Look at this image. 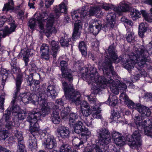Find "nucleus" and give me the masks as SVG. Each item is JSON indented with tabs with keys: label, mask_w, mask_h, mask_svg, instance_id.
Masks as SVG:
<instances>
[{
	"label": "nucleus",
	"mask_w": 152,
	"mask_h": 152,
	"mask_svg": "<svg viewBox=\"0 0 152 152\" xmlns=\"http://www.w3.org/2000/svg\"><path fill=\"white\" fill-rule=\"evenodd\" d=\"M16 90L15 91L13 97L12 101L11 102V107H9L7 110H9L11 112H12L14 115L16 116L20 112V108L19 107L15 105V103L16 102V100L17 99V95L18 94L20 91H18L16 92Z\"/></svg>",
	"instance_id": "obj_15"
},
{
	"label": "nucleus",
	"mask_w": 152,
	"mask_h": 152,
	"mask_svg": "<svg viewBox=\"0 0 152 152\" xmlns=\"http://www.w3.org/2000/svg\"><path fill=\"white\" fill-rule=\"evenodd\" d=\"M102 25V24L100 20L95 19L92 20L90 22V25L89 27H93Z\"/></svg>",
	"instance_id": "obj_52"
},
{
	"label": "nucleus",
	"mask_w": 152,
	"mask_h": 152,
	"mask_svg": "<svg viewBox=\"0 0 152 152\" xmlns=\"http://www.w3.org/2000/svg\"><path fill=\"white\" fill-rule=\"evenodd\" d=\"M126 39L129 42H131L135 40V36L133 32H128L126 34Z\"/></svg>",
	"instance_id": "obj_48"
},
{
	"label": "nucleus",
	"mask_w": 152,
	"mask_h": 152,
	"mask_svg": "<svg viewBox=\"0 0 152 152\" xmlns=\"http://www.w3.org/2000/svg\"><path fill=\"white\" fill-rule=\"evenodd\" d=\"M78 47L82 56L84 57L86 56L87 55V50L86 45L85 42L83 41L80 42Z\"/></svg>",
	"instance_id": "obj_36"
},
{
	"label": "nucleus",
	"mask_w": 152,
	"mask_h": 152,
	"mask_svg": "<svg viewBox=\"0 0 152 152\" xmlns=\"http://www.w3.org/2000/svg\"><path fill=\"white\" fill-rule=\"evenodd\" d=\"M61 72H63L67 71L70 69L68 66L67 62L65 61H62L60 63Z\"/></svg>",
	"instance_id": "obj_44"
},
{
	"label": "nucleus",
	"mask_w": 152,
	"mask_h": 152,
	"mask_svg": "<svg viewBox=\"0 0 152 152\" xmlns=\"http://www.w3.org/2000/svg\"><path fill=\"white\" fill-rule=\"evenodd\" d=\"M57 132L64 138H68L70 136V131L69 128L64 126H59L57 130Z\"/></svg>",
	"instance_id": "obj_20"
},
{
	"label": "nucleus",
	"mask_w": 152,
	"mask_h": 152,
	"mask_svg": "<svg viewBox=\"0 0 152 152\" xmlns=\"http://www.w3.org/2000/svg\"><path fill=\"white\" fill-rule=\"evenodd\" d=\"M144 98L147 101L152 100V94L150 93H146L145 94Z\"/></svg>",
	"instance_id": "obj_64"
},
{
	"label": "nucleus",
	"mask_w": 152,
	"mask_h": 152,
	"mask_svg": "<svg viewBox=\"0 0 152 152\" xmlns=\"http://www.w3.org/2000/svg\"><path fill=\"white\" fill-rule=\"evenodd\" d=\"M43 90L38 89L34 93L32 92L31 94H30V101H33L35 102H37L38 103V102L39 101L41 96H42V94H43Z\"/></svg>",
	"instance_id": "obj_25"
},
{
	"label": "nucleus",
	"mask_w": 152,
	"mask_h": 152,
	"mask_svg": "<svg viewBox=\"0 0 152 152\" xmlns=\"http://www.w3.org/2000/svg\"><path fill=\"white\" fill-rule=\"evenodd\" d=\"M42 96H41L39 102H38V104L42 107H52L53 106V102H48L47 98V95L46 94H42Z\"/></svg>",
	"instance_id": "obj_26"
},
{
	"label": "nucleus",
	"mask_w": 152,
	"mask_h": 152,
	"mask_svg": "<svg viewBox=\"0 0 152 152\" xmlns=\"http://www.w3.org/2000/svg\"><path fill=\"white\" fill-rule=\"evenodd\" d=\"M51 107H42L41 108L42 112L39 111V110L37 109H34L31 112H33L35 110H36V111H37L41 114V117H44L45 115H48L50 113V108Z\"/></svg>",
	"instance_id": "obj_35"
},
{
	"label": "nucleus",
	"mask_w": 152,
	"mask_h": 152,
	"mask_svg": "<svg viewBox=\"0 0 152 152\" xmlns=\"http://www.w3.org/2000/svg\"><path fill=\"white\" fill-rule=\"evenodd\" d=\"M124 137L121 135L119 137L116 139L114 140L115 143L119 146H122L123 145L124 143V142L123 139Z\"/></svg>",
	"instance_id": "obj_56"
},
{
	"label": "nucleus",
	"mask_w": 152,
	"mask_h": 152,
	"mask_svg": "<svg viewBox=\"0 0 152 152\" xmlns=\"http://www.w3.org/2000/svg\"><path fill=\"white\" fill-rule=\"evenodd\" d=\"M35 136L36 135H32L28 140V147L31 150L36 149L37 147V140Z\"/></svg>",
	"instance_id": "obj_33"
},
{
	"label": "nucleus",
	"mask_w": 152,
	"mask_h": 152,
	"mask_svg": "<svg viewBox=\"0 0 152 152\" xmlns=\"http://www.w3.org/2000/svg\"><path fill=\"white\" fill-rule=\"evenodd\" d=\"M137 106L136 110L141 114L142 116L144 117L150 115L151 112L148 107L139 103H137Z\"/></svg>",
	"instance_id": "obj_19"
},
{
	"label": "nucleus",
	"mask_w": 152,
	"mask_h": 152,
	"mask_svg": "<svg viewBox=\"0 0 152 152\" xmlns=\"http://www.w3.org/2000/svg\"><path fill=\"white\" fill-rule=\"evenodd\" d=\"M67 7L63 2L61 3L58 5V7H56L54 9V13H51L53 15V18H58L61 15V13H66L67 10Z\"/></svg>",
	"instance_id": "obj_16"
},
{
	"label": "nucleus",
	"mask_w": 152,
	"mask_h": 152,
	"mask_svg": "<svg viewBox=\"0 0 152 152\" xmlns=\"http://www.w3.org/2000/svg\"><path fill=\"white\" fill-rule=\"evenodd\" d=\"M111 115L110 118L116 122H124V119L120 115V114L118 112H115L113 110L111 111Z\"/></svg>",
	"instance_id": "obj_27"
},
{
	"label": "nucleus",
	"mask_w": 152,
	"mask_h": 152,
	"mask_svg": "<svg viewBox=\"0 0 152 152\" xmlns=\"http://www.w3.org/2000/svg\"><path fill=\"white\" fill-rule=\"evenodd\" d=\"M121 96L123 97L124 103L129 108L131 109H135L136 110L137 108V104H135L132 101L129 99L126 94L122 93L120 95Z\"/></svg>",
	"instance_id": "obj_21"
},
{
	"label": "nucleus",
	"mask_w": 152,
	"mask_h": 152,
	"mask_svg": "<svg viewBox=\"0 0 152 152\" xmlns=\"http://www.w3.org/2000/svg\"><path fill=\"white\" fill-rule=\"evenodd\" d=\"M51 114V119L52 121L54 124H58L60 121V118L59 113L57 110H53Z\"/></svg>",
	"instance_id": "obj_31"
},
{
	"label": "nucleus",
	"mask_w": 152,
	"mask_h": 152,
	"mask_svg": "<svg viewBox=\"0 0 152 152\" xmlns=\"http://www.w3.org/2000/svg\"><path fill=\"white\" fill-rule=\"evenodd\" d=\"M38 24L39 28L41 30H43L44 28V24L43 22L40 20H38V18H36L35 19H31L30 20L28 21V24L29 27L31 29L34 28V26Z\"/></svg>",
	"instance_id": "obj_24"
},
{
	"label": "nucleus",
	"mask_w": 152,
	"mask_h": 152,
	"mask_svg": "<svg viewBox=\"0 0 152 152\" xmlns=\"http://www.w3.org/2000/svg\"><path fill=\"white\" fill-rule=\"evenodd\" d=\"M143 118L144 116H142L141 115L140 116H138L135 117L134 123L131 124L132 127H134L139 130L140 128L142 127V123Z\"/></svg>",
	"instance_id": "obj_29"
},
{
	"label": "nucleus",
	"mask_w": 152,
	"mask_h": 152,
	"mask_svg": "<svg viewBox=\"0 0 152 152\" xmlns=\"http://www.w3.org/2000/svg\"><path fill=\"white\" fill-rule=\"evenodd\" d=\"M18 152H26L23 141L18 142Z\"/></svg>",
	"instance_id": "obj_46"
},
{
	"label": "nucleus",
	"mask_w": 152,
	"mask_h": 152,
	"mask_svg": "<svg viewBox=\"0 0 152 152\" xmlns=\"http://www.w3.org/2000/svg\"><path fill=\"white\" fill-rule=\"evenodd\" d=\"M93 119L90 117H84L83 119L84 123L88 126H92V120Z\"/></svg>",
	"instance_id": "obj_59"
},
{
	"label": "nucleus",
	"mask_w": 152,
	"mask_h": 152,
	"mask_svg": "<svg viewBox=\"0 0 152 152\" xmlns=\"http://www.w3.org/2000/svg\"><path fill=\"white\" fill-rule=\"evenodd\" d=\"M109 104L112 107L115 106L117 104L118 100L116 96L113 94H110L108 98Z\"/></svg>",
	"instance_id": "obj_38"
},
{
	"label": "nucleus",
	"mask_w": 152,
	"mask_h": 152,
	"mask_svg": "<svg viewBox=\"0 0 152 152\" xmlns=\"http://www.w3.org/2000/svg\"><path fill=\"white\" fill-rule=\"evenodd\" d=\"M132 141H129L128 144L132 149H136L140 144L141 135L138 130H135L132 135Z\"/></svg>",
	"instance_id": "obj_13"
},
{
	"label": "nucleus",
	"mask_w": 152,
	"mask_h": 152,
	"mask_svg": "<svg viewBox=\"0 0 152 152\" xmlns=\"http://www.w3.org/2000/svg\"><path fill=\"white\" fill-rule=\"evenodd\" d=\"M144 133L145 135L152 137V126L144 127Z\"/></svg>",
	"instance_id": "obj_49"
},
{
	"label": "nucleus",
	"mask_w": 152,
	"mask_h": 152,
	"mask_svg": "<svg viewBox=\"0 0 152 152\" xmlns=\"http://www.w3.org/2000/svg\"><path fill=\"white\" fill-rule=\"evenodd\" d=\"M60 152H72L70 146L66 143H63L60 147Z\"/></svg>",
	"instance_id": "obj_42"
},
{
	"label": "nucleus",
	"mask_w": 152,
	"mask_h": 152,
	"mask_svg": "<svg viewBox=\"0 0 152 152\" xmlns=\"http://www.w3.org/2000/svg\"><path fill=\"white\" fill-rule=\"evenodd\" d=\"M14 4L12 0H10L7 3L4 4V7L3 8V11H8L10 10H12L14 9Z\"/></svg>",
	"instance_id": "obj_40"
},
{
	"label": "nucleus",
	"mask_w": 152,
	"mask_h": 152,
	"mask_svg": "<svg viewBox=\"0 0 152 152\" xmlns=\"http://www.w3.org/2000/svg\"><path fill=\"white\" fill-rule=\"evenodd\" d=\"M46 140L44 144L45 150H53L57 146V143L54 137L50 134L47 135Z\"/></svg>",
	"instance_id": "obj_14"
},
{
	"label": "nucleus",
	"mask_w": 152,
	"mask_h": 152,
	"mask_svg": "<svg viewBox=\"0 0 152 152\" xmlns=\"http://www.w3.org/2000/svg\"><path fill=\"white\" fill-rule=\"evenodd\" d=\"M148 117L146 116L143 118L142 125H143L144 127H146V126H152L151 120Z\"/></svg>",
	"instance_id": "obj_53"
},
{
	"label": "nucleus",
	"mask_w": 152,
	"mask_h": 152,
	"mask_svg": "<svg viewBox=\"0 0 152 152\" xmlns=\"http://www.w3.org/2000/svg\"><path fill=\"white\" fill-rule=\"evenodd\" d=\"M85 6L82 7L80 11L79 10H74L71 12V16L73 20L75 22L74 24V29L72 38L74 39L78 38L80 35V32L79 31L82 28V24L81 20H83L84 18L87 15L88 11L86 10Z\"/></svg>",
	"instance_id": "obj_3"
},
{
	"label": "nucleus",
	"mask_w": 152,
	"mask_h": 152,
	"mask_svg": "<svg viewBox=\"0 0 152 152\" xmlns=\"http://www.w3.org/2000/svg\"><path fill=\"white\" fill-rule=\"evenodd\" d=\"M48 15L47 12L46 11H44L40 13L38 16V18H38V20H40L41 22H42V21L46 19H44L45 17L47 16Z\"/></svg>",
	"instance_id": "obj_62"
},
{
	"label": "nucleus",
	"mask_w": 152,
	"mask_h": 152,
	"mask_svg": "<svg viewBox=\"0 0 152 152\" xmlns=\"http://www.w3.org/2000/svg\"><path fill=\"white\" fill-rule=\"evenodd\" d=\"M15 135L17 139L18 142L23 141L22 133L21 131L16 130L15 132Z\"/></svg>",
	"instance_id": "obj_57"
},
{
	"label": "nucleus",
	"mask_w": 152,
	"mask_h": 152,
	"mask_svg": "<svg viewBox=\"0 0 152 152\" xmlns=\"http://www.w3.org/2000/svg\"><path fill=\"white\" fill-rule=\"evenodd\" d=\"M11 72L13 73L17 74V76L15 79L16 89V92L20 91L21 87V83L23 82V74L21 73L20 68L17 67L12 68L11 69Z\"/></svg>",
	"instance_id": "obj_12"
},
{
	"label": "nucleus",
	"mask_w": 152,
	"mask_h": 152,
	"mask_svg": "<svg viewBox=\"0 0 152 152\" xmlns=\"http://www.w3.org/2000/svg\"><path fill=\"white\" fill-rule=\"evenodd\" d=\"M101 9L99 7H91L89 10V14L90 16H93L99 14H101Z\"/></svg>",
	"instance_id": "obj_39"
},
{
	"label": "nucleus",
	"mask_w": 152,
	"mask_h": 152,
	"mask_svg": "<svg viewBox=\"0 0 152 152\" xmlns=\"http://www.w3.org/2000/svg\"><path fill=\"white\" fill-rule=\"evenodd\" d=\"M49 44L51 47V54L53 56L54 58H56L60 48L59 43L57 41L53 40L49 42Z\"/></svg>",
	"instance_id": "obj_22"
},
{
	"label": "nucleus",
	"mask_w": 152,
	"mask_h": 152,
	"mask_svg": "<svg viewBox=\"0 0 152 152\" xmlns=\"http://www.w3.org/2000/svg\"><path fill=\"white\" fill-rule=\"evenodd\" d=\"M73 125L74 132L77 134H81V138L83 139L84 141H86L91 134L88 129L85 128L83 123L79 121L76 122Z\"/></svg>",
	"instance_id": "obj_7"
},
{
	"label": "nucleus",
	"mask_w": 152,
	"mask_h": 152,
	"mask_svg": "<svg viewBox=\"0 0 152 152\" xmlns=\"http://www.w3.org/2000/svg\"><path fill=\"white\" fill-rule=\"evenodd\" d=\"M69 124L70 125H73L75 123L76 120L78 118V115L76 113H71L69 115Z\"/></svg>",
	"instance_id": "obj_45"
},
{
	"label": "nucleus",
	"mask_w": 152,
	"mask_h": 152,
	"mask_svg": "<svg viewBox=\"0 0 152 152\" xmlns=\"http://www.w3.org/2000/svg\"><path fill=\"white\" fill-rule=\"evenodd\" d=\"M99 107H94L93 109L94 110V111L92 114V116L94 118H101L102 116L100 114V111L96 110V109L99 108Z\"/></svg>",
	"instance_id": "obj_55"
},
{
	"label": "nucleus",
	"mask_w": 152,
	"mask_h": 152,
	"mask_svg": "<svg viewBox=\"0 0 152 152\" xmlns=\"http://www.w3.org/2000/svg\"><path fill=\"white\" fill-rule=\"evenodd\" d=\"M148 28L147 24H145L144 23L140 24L139 26L138 34L139 36L141 37H145L144 33L146 32Z\"/></svg>",
	"instance_id": "obj_34"
},
{
	"label": "nucleus",
	"mask_w": 152,
	"mask_h": 152,
	"mask_svg": "<svg viewBox=\"0 0 152 152\" xmlns=\"http://www.w3.org/2000/svg\"><path fill=\"white\" fill-rule=\"evenodd\" d=\"M118 93L119 92H121V94L122 93H124V92H126L127 89V86L126 84L122 82L119 81L117 84Z\"/></svg>",
	"instance_id": "obj_41"
},
{
	"label": "nucleus",
	"mask_w": 152,
	"mask_h": 152,
	"mask_svg": "<svg viewBox=\"0 0 152 152\" xmlns=\"http://www.w3.org/2000/svg\"><path fill=\"white\" fill-rule=\"evenodd\" d=\"M3 118L6 122L5 127L8 129H12L16 125H18V123L15 122L14 119L11 116L10 111L9 110L5 111L3 116Z\"/></svg>",
	"instance_id": "obj_11"
},
{
	"label": "nucleus",
	"mask_w": 152,
	"mask_h": 152,
	"mask_svg": "<svg viewBox=\"0 0 152 152\" xmlns=\"http://www.w3.org/2000/svg\"><path fill=\"white\" fill-rule=\"evenodd\" d=\"M9 23L10 24L11 26L10 28H9L8 27H6L4 31L2 32L3 34L2 36L4 37L14 31L16 27V26L15 24V22L12 23Z\"/></svg>",
	"instance_id": "obj_30"
},
{
	"label": "nucleus",
	"mask_w": 152,
	"mask_h": 152,
	"mask_svg": "<svg viewBox=\"0 0 152 152\" xmlns=\"http://www.w3.org/2000/svg\"><path fill=\"white\" fill-rule=\"evenodd\" d=\"M130 15L133 20H135L141 16V13L136 9H132L130 11Z\"/></svg>",
	"instance_id": "obj_37"
},
{
	"label": "nucleus",
	"mask_w": 152,
	"mask_h": 152,
	"mask_svg": "<svg viewBox=\"0 0 152 152\" xmlns=\"http://www.w3.org/2000/svg\"><path fill=\"white\" fill-rule=\"evenodd\" d=\"M97 74L96 69L93 66H91L89 69V71L87 72H86L85 73L82 74V76L86 79L87 80L89 84H91V89L93 90L91 94L87 96L88 99L90 102L94 103L96 100V95L100 91L101 89L105 88L106 87L105 83L103 82L102 83L101 80H105V79H102L101 77L98 78V80H96V77L94 74L96 75Z\"/></svg>",
	"instance_id": "obj_2"
},
{
	"label": "nucleus",
	"mask_w": 152,
	"mask_h": 152,
	"mask_svg": "<svg viewBox=\"0 0 152 152\" xmlns=\"http://www.w3.org/2000/svg\"><path fill=\"white\" fill-rule=\"evenodd\" d=\"M97 147V143L96 146L94 147L93 146H88L85 148L83 152H96Z\"/></svg>",
	"instance_id": "obj_54"
},
{
	"label": "nucleus",
	"mask_w": 152,
	"mask_h": 152,
	"mask_svg": "<svg viewBox=\"0 0 152 152\" xmlns=\"http://www.w3.org/2000/svg\"><path fill=\"white\" fill-rule=\"evenodd\" d=\"M130 8V6L126 3H121L118 7L114 8V11L120 14L121 12H126L128 11Z\"/></svg>",
	"instance_id": "obj_28"
},
{
	"label": "nucleus",
	"mask_w": 152,
	"mask_h": 152,
	"mask_svg": "<svg viewBox=\"0 0 152 152\" xmlns=\"http://www.w3.org/2000/svg\"><path fill=\"white\" fill-rule=\"evenodd\" d=\"M96 132V135L98 139V142L97 143L98 145L99 144L107 145L111 142L110 133L108 129L103 127L97 130Z\"/></svg>",
	"instance_id": "obj_6"
},
{
	"label": "nucleus",
	"mask_w": 152,
	"mask_h": 152,
	"mask_svg": "<svg viewBox=\"0 0 152 152\" xmlns=\"http://www.w3.org/2000/svg\"><path fill=\"white\" fill-rule=\"evenodd\" d=\"M73 143L74 144L76 148L80 149L82 147L83 142V141H81L78 138H76L73 140Z\"/></svg>",
	"instance_id": "obj_50"
},
{
	"label": "nucleus",
	"mask_w": 152,
	"mask_h": 152,
	"mask_svg": "<svg viewBox=\"0 0 152 152\" xmlns=\"http://www.w3.org/2000/svg\"><path fill=\"white\" fill-rule=\"evenodd\" d=\"M46 28L44 31V32L46 36L49 37L52 34H56L57 32L56 29L53 26L54 21L55 18H53V15L52 14H50V16L48 18Z\"/></svg>",
	"instance_id": "obj_9"
},
{
	"label": "nucleus",
	"mask_w": 152,
	"mask_h": 152,
	"mask_svg": "<svg viewBox=\"0 0 152 152\" xmlns=\"http://www.w3.org/2000/svg\"><path fill=\"white\" fill-rule=\"evenodd\" d=\"M61 78L65 79L66 80V81L63 80L61 81L65 96L72 97L71 94H73V93L76 91L72 83L73 79L72 73L70 71V69H69L67 71L61 72Z\"/></svg>",
	"instance_id": "obj_4"
},
{
	"label": "nucleus",
	"mask_w": 152,
	"mask_h": 152,
	"mask_svg": "<svg viewBox=\"0 0 152 152\" xmlns=\"http://www.w3.org/2000/svg\"><path fill=\"white\" fill-rule=\"evenodd\" d=\"M112 38L113 42L107 50L109 54L108 56L109 58H107L101 64L104 75L106 77L109 76L106 78V79L112 78L109 76L110 73L113 76L116 74L112 66L113 61L115 63L122 62L124 67L129 71L133 68V65L136 63L140 67H145L148 69L150 68L151 59L148 51L144 46H141L139 48L134 47V52L132 53L130 56L126 54L123 57H118L115 49L117 35H113Z\"/></svg>",
	"instance_id": "obj_1"
},
{
	"label": "nucleus",
	"mask_w": 152,
	"mask_h": 152,
	"mask_svg": "<svg viewBox=\"0 0 152 152\" xmlns=\"http://www.w3.org/2000/svg\"><path fill=\"white\" fill-rule=\"evenodd\" d=\"M100 8H102L105 10H108L113 8V6L111 4H107L106 3H104L101 5L99 7Z\"/></svg>",
	"instance_id": "obj_58"
},
{
	"label": "nucleus",
	"mask_w": 152,
	"mask_h": 152,
	"mask_svg": "<svg viewBox=\"0 0 152 152\" xmlns=\"http://www.w3.org/2000/svg\"><path fill=\"white\" fill-rule=\"evenodd\" d=\"M95 77H96V79L98 80V78H99V77H101L102 78V79H105V80H101V82L102 83H103V82L105 83L106 86L108 84L109 86L110 87V89L111 91L114 94H118V86L117 84H116L115 82L114 81L113 79L112 78V77H111V78H110V80L108 79H106V78L105 77L102 76H99L98 75V73L97 72V74L95 75L94 74Z\"/></svg>",
	"instance_id": "obj_10"
},
{
	"label": "nucleus",
	"mask_w": 152,
	"mask_h": 152,
	"mask_svg": "<svg viewBox=\"0 0 152 152\" xmlns=\"http://www.w3.org/2000/svg\"><path fill=\"white\" fill-rule=\"evenodd\" d=\"M116 15L114 12H110L106 16V26L109 28H113L115 26V19Z\"/></svg>",
	"instance_id": "obj_18"
},
{
	"label": "nucleus",
	"mask_w": 152,
	"mask_h": 152,
	"mask_svg": "<svg viewBox=\"0 0 152 152\" xmlns=\"http://www.w3.org/2000/svg\"><path fill=\"white\" fill-rule=\"evenodd\" d=\"M72 97L66 96L67 99H69L72 102L75 104L77 106L80 104L81 110L88 109L90 108L88 104L85 101L81 102L80 100V97L81 95L80 92L77 91H74L73 94H71Z\"/></svg>",
	"instance_id": "obj_8"
},
{
	"label": "nucleus",
	"mask_w": 152,
	"mask_h": 152,
	"mask_svg": "<svg viewBox=\"0 0 152 152\" xmlns=\"http://www.w3.org/2000/svg\"><path fill=\"white\" fill-rule=\"evenodd\" d=\"M8 134L7 131H4L0 132V139L1 140H5L8 137Z\"/></svg>",
	"instance_id": "obj_63"
},
{
	"label": "nucleus",
	"mask_w": 152,
	"mask_h": 152,
	"mask_svg": "<svg viewBox=\"0 0 152 152\" xmlns=\"http://www.w3.org/2000/svg\"><path fill=\"white\" fill-rule=\"evenodd\" d=\"M56 104L53 107V110H57L59 109L60 106H63L64 105V102L61 99H59L56 100Z\"/></svg>",
	"instance_id": "obj_51"
},
{
	"label": "nucleus",
	"mask_w": 152,
	"mask_h": 152,
	"mask_svg": "<svg viewBox=\"0 0 152 152\" xmlns=\"http://www.w3.org/2000/svg\"><path fill=\"white\" fill-rule=\"evenodd\" d=\"M41 57L43 60L47 61L50 58L49 46L48 45L43 43L40 48Z\"/></svg>",
	"instance_id": "obj_17"
},
{
	"label": "nucleus",
	"mask_w": 152,
	"mask_h": 152,
	"mask_svg": "<svg viewBox=\"0 0 152 152\" xmlns=\"http://www.w3.org/2000/svg\"><path fill=\"white\" fill-rule=\"evenodd\" d=\"M36 110H35L33 112H30L28 113L26 121L29 123V130L32 135H34L39 134L38 132L39 126L37 122L40 119L41 114Z\"/></svg>",
	"instance_id": "obj_5"
},
{
	"label": "nucleus",
	"mask_w": 152,
	"mask_h": 152,
	"mask_svg": "<svg viewBox=\"0 0 152 152\" xmlns=\"http://www.w3.org/2000/svg\"><path fill=\"white\" fill-rule=\"evenodd\" d=\"M71 39H68L66 37H62L60 40V42L61 46L67 47L69 45H71L69 42H70Z\"/></svg>",
	"instance_id": "obj_43"
},
{
	"label": "nucleus",
	"mask_w": 152,
	"mask_h": 152,
	"mask_svg": "<svg viewBox=\"0 0 152 152\" xmlns=\"http://www.w3.org/2000/svg\"><path fill=\"white\" fill-rule=\"evenodd\" d=\"M33 73H30L29 75H28V77L26 78V80L27 82V86H31L32 85V82L33 80Z\"/></svg>",
	"instance_id": "obj_61"
},
{
	"label": "nucleus",
	"mask_w": 152,
	"mask_h": 152,
	"mask_svg": "<svg viewBox=\"0 0 152 152\" xmlns=\"http://www.w3.org/2000/svg\"><path fill=\"white\" fill-rule=\"evenodd\" d=\"M17 95V99L16 101L17 102H22L24 104H28L29 102L30 101L31 99H30V93L29 92H27L26 93L22 94H20L18 96Z\"/></svg>",
	"instance_id": "obj_23"
},
{
	"label": "nucleus",
	"mask_w": 152,
	"mask_h": 152,
	"mask_svg": "<svg viewBox=\"0 0 152 152\" xmlns=\"http://www.w3.org/2000/svg\"><path fill=\"white\" fill-rule=\"evenodd\" d=\"M88 109L81 110L82 113L84 117H87L91 113V110L90 108H88Z\"/></svg>",
	"instance_id": "obj_60"
},
{
	"label": "nucleus",
	"mask_w": 152,
	"mask_h": 152,
	"mask_svg": "<svg viewBox=\"0 0 152 152\" xmlns=\"http://www.w3.org/2000/svg\"><path fill=\"white\" fill-rule=\"evenodd\" d=\"M47 94H50L52 99H55L57 94L56 91V87L54 85H50L47 88Z\"/></svg>",
	"instance_id": "obj_32"
},
{
	"label": "nucleus",
	"mask_w": 152,
	"mask_h": 152,
	"mask_svg": "<svg viewBox=\"0 0 152 152\" xmlns=\"http://www.w3.org/2000/svg\"><path fill=\"white\" fill-rule=\"evenodd\" d=\"M102 27V25L93 27H89V30L91 33H92L94 35H96L98 34Z\"/></svg>",
	"instance_id": "obj_47"
}]
</instances>
